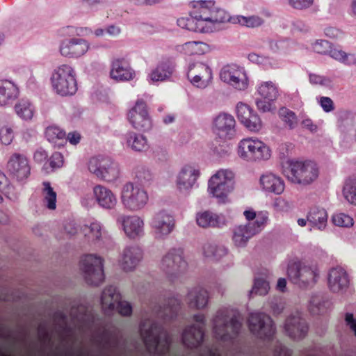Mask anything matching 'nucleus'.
<instances>
[{"label":"nucleus","instance_id":"nucleus-1","mask_svg":"<svg viewBox=\"0 0 356 356\" xmlns=\"http://www.w3.org/2000/svg\"><path fill=\"white\" fill-rule=\"evenodd\" d=\"M140 333L149 353L165 355L169 353L172 343L171 337L162 326L147 319L141 322Z\"/></svg>","mask_w":356,"mask_h":356},{"label":"nucleus","instance_id":"nucleus-2","mask_svg":"<svg viewBox=\"0 0 356 356\" xmlns=\"http://www.w3.org/2000/svg\"><path fill=\"white\" fill-rule=\"evenodd\" d=\"M241 323L238 316L231 314L227 309H219L213 320V329L216 337L222 341L236 338L241 330Z\"/></svg>","mask_w":356,"mask_h":356},{"label":"nucleus","instance_id":"nucleus-3","mask_svg":"<svg viewBox=\"0 0 356 356\" xmlns=\"http://www.w3.org/2000/svg\"><path fill=\"white\" fill-rule=\"evenodd\" d=\"M283 167V173L293 183L307 185L316 180L318 169L316 163L310 161H289Z\"/></svg>","mask_w":356,"mask_h":356},{"label":"nucleus","instance_id":"nucleus-4","mask_svg":"<svg viewBox=\"0 0 356 356\" xmlns=\"http://www.w3.org/2000/svg\"><path fill=\"white\" fill-rule=\"evenodd\" d=\"M287 274L291 282L302 288L314 286L319 278V270L316 264L301 261L289 264Z\"/></svg>","mask_w":356,"mask_h":356},{"label":"nucleus","instance_id":"nucleus-5","mask_svg":"<svg viewBox=\"0 0 356 356\" xmlns=\"http://www.w3.org/2000/svg\"><path fill=\"white\" fill-rule=\"evenodd\" d=\"M238 154L240 158L246 161L259 162L268 160L271 156V151L269 147L261 140L249 137L239 142Z\"/></svg>","mask_w":356,"mask_h":356},{"label":"nucleus","instance_id":"nucleus-6","mask_svg":"<svg viewBox=\"0 0 356 356\" xmlns=\"http://www.w3.org/2000/svg\"><path fill=\"white\" fill-rule=\"evenodd\" d=\"M51 83L56 93L61 96L72 95L77 91L75 71L67 64L61 65L54 70Z\"/></svg>","mask_w":356,"mask_h":356},{"label":"nucleus","instance_id":"nucleus-7","mask_svg":"<svg viewBox=\"0 0 356 356\" xmlns=\"http://www.w3.org/2000/svg\"><path fill=\"white\" fill-rule=\"evenodd\" d=\"M120 200L124 209L134 212L145 207L148 202L149 196L143 188L129 181L123 185Z\"/></svg>","mask_w":356,"mask_h":356},{"label":"nucleus","instance_id":"nucleus-8","mask_svg":"<svg viewBox=\"0 0 356 356\" xmlns=\"http://www.w3.org/2000/svg\"><path fill=\"white\" fill-rule=\"evenodd\" d=\"M192 16L197 22L222 23L229 20L226 12L215 6L213 1H199L193 6Z\"/></svg>","mask_w":356,"mask_h":356},{"label":"nucleus","instance_id":"nucleus-9","mask_svg":"<svg viewBox=\"0 0 356 356\" xmlns=\"http://www.w3.org/2000/svg\"><path fill=\"white\" fill-rule=\"evenodd\" d=\"M121 295L114 286H108L104 289L101 297L102 309L107 315L115 310L122 316H129L132 313V307L129 302L121 300Z\"/></svg>","mask_w":356,"mask_h":356},{"label":"nucleus","instance_id":"nucleus-10","mask_svg":"<svg viewBox=\"0 0 356 356\" xmlns=\"http://www.w3.org/2000/svg\"><path fill=\"white\" fill-rule=\"evenodd\" d=\"M80 268L83 273L87 284L98 286L104 280L103 259L94 254L84 256L80 261Z\"/></svg>","mask_w":356,"mask_h":356},{"label":"nucleus","instance_id":"nucleus-11","mask_svg":"<svg viewBox=\"0 0 356 356\" xmlns=\"http://www.w3.org/2000/svg\"><path fill=\"white\" fill-rule=\"evenodd\" d=\"M183 250L180 248H172L163 257L160 268L170 280L184 273L187 268V263L184 258Z\"/></svg>","mask_w":356,"mask_h":356},{"label":"nucleus","instance_id":"nucleus-12","mask_svg":"<svg viewBox=\"0 0 356 356\" xmlns=\"http://www.w3.org/2000/svg\"><path fill=\"white\" fill-rule=\"evenodd\" d=\"M248 323L250 331L261 339L269 341L275 333L273 321L264 313H251Z\"/></svg>","mask_w":356,"mask_h":356},{"label":"nucleus","instance_id":"nucleus-13","mask_svg":"<svg viewBox=\"0 0 356 356\" xmlns=\"http://www.w3.org/2000/svg\"><path fill=\"white\" fill-rule=\"evenodd\" d=\"M268 219L265 214L258 216L257 220L248 222L245 225H239L233 229L232 240L238 247H243L253 236L261 232Z\"/></svg>","mask_w":356,"mask_h":356},{"label":"nucleus","instance_id":"nucleus-14","mask_svg":"<svg viewBox=\"0 0 356 356\" xmlns=\"http://www.w3.org/2000/svg\"><path fill=\"white\" fill-rule=\"evenodd\" d=\"M220 79L236 90H245L249 85V80L244 67L236 64L224 66L220 72Z\"/></svg>","mask_w":356,"mask_h":356},{"label":"nucleus","instance_id":"nucleus-15","mask_svg":"<svg viewBox=\"0 0 356 356\" xmlns=\"http://www.w3.org/2000/svg\"><path fill=\"white\" fill-rule=\"evenodd\" d=\"M260 99H257L255 104L257 108L264 113L275 109L274 102L279 95L277 86L272 81L261 82L257 88Z\"/></svg>","mask_w":356,"mask_h":356},{"label":"nucleus","instance_id":"nucleus-16","mask_svg":"<svg viewBox=\"0 0 356 356\" xmlns=\"http://www.w3.org/2000/svg\"><path fill=\"white\" fill-rule=\"evenodd\" d=\"M193 320L198 325H193L186 327L181 336L183 344L191 349L197 348L202 343L206 325L205 316L203 314H195Z\"/></svg>","mask_w":356,"mask_h":356},{"label":"nucleus","instance_id":"nucleus-17","mask_svg":"<svg viewBox=\"0 0 356 356\" xmlns=\"http://www.w3.org/2000/svg\"><path fill=\"white\" fill-rule=\"evenodd\" d=\"M128 120L133 127L139 131H146L152 128V120L145 101H136L135 106L128 113Z\"/></svg>","mask_w":356,"mask_h":356},{"label":"nucleus","instance_id":"nucleus-18","mask_svg":"<svg viewBox=\"0 0 356 356\" xmlns=\"http://www.w3.org/2000/svg\"><path fill=\"white\" fill-rule=\"evenodd\" d=\"M149 225L156 239H165L174 229L175 221L172 216L162 211L156 213L151 219Z\"/></svg>","mask_w":356,"mask_h":356},{"label":"nucleus","instance_id":"nucleus-19","mask_svg":"<svg viewBox=\"0 0 356 356\" xmlns=\"http://www.w3.org/2000/svg\"><path fill=\"white\" fill-rule=\"evenodd\" d=\"M187 77L193 86L205 88L212 80V71L207 64L194 62L188 65Z\"/></svg>","mask_w":356,"mask_h":356},{"label":"nucleus","instance_id":"nucleus-20","mask_svg":"<svg viewBox=\"0 0 356 356\" xmlns=\"http://www.w3.org/2000/svg\"><path fill=\"white\" fill-rule=\"evenodd\" d=\"M90 48L89 42L81 38L65 39L59 47L60 54L69 58H78L86 54Z\"/></svg>","mask_w":356,"mask_h":356},{"label":"nucleus","instance_id":"nucleus-21","mask_svg":"<svg viewBox=\"0 0 356 356\" xmlns=\"http://www.w3.org/2000/svg\"><path fill=\"white\" fill-rule=\"evenodd\" d=\"M6 168L10 175L19 181L26 179L31 174V167L27 158L19 153L11 155Z\"/></svg>","mask_w":356,"mask_h":356},{"label":"nucleus","instance_id":"nucleus-22","mask_svg":"<svg viewBox=\"0 0 356 356\" xmlns=\"http://www.w3.org/2000/svg\"><path fill=\"white\" fill-rule=\"evenodd\" d=\"M236 115L239 122L250 131H259L262 122L257 113L248 104L239 102L236 106Z\"/></svg>","mask_w":356,"mask_h":356},{"label":"nucleus","instance_id":"nucleus-23","mask_svg":"<svg viewBox=\"0 0 356 356\" xmlns=\"http://www.w3.org/2000/svg\"><path fill=\"white\" fill-rule=\"evenodd\" d=\"M117 222L120 224L127 237L136 239L144 234V221L138 216L121 215Z\"/></svg>","mask_w":356,"mask_h":356},{"label":"nucleus","instance_id":"nucleus-24","mask_svg":"<svg viewBox=\"0 0 356 356\" xmlns=\"http://www.w3.org/2000/svg\"><path fill=\"white\" fill-rule=\"evenodd\" d=\"M143 252L138 245L125 247L119 259V264L126 272L134 270L143 259Z\"/></svg>","mask_w":356,"mask_h":356},{"label":"nucleus","instance_id":"nucleus-25","mask_svg":"<svg viewBox=\"0 0 356 356\" xmlns=\"http://www.w3.org/2000/svg\"><path fill=\"white\" fill-rule=\"evenodd\" d=\"M285 332L293 339H301L305 337L308 332V325L299 312L289 316L284 324Z\"/></svg>","mask_w":356,"mask_h":356},{"label":"nucleus","instance_id":"nucleus-26","mask_svg":"<svg viewBox=\"0 0 356 356\" xmlns=\"http://www.w3.org/2000/svg\"><path fill=\"white\" fill-rule=\"evenodd\" d=\"M350 285V277L346 270L342 267L332 268L327 275V286L334 293L346 290Z\"/></svg>","mask_w":356,"mask_h":356},{"label":"nucleus","instance_id":"nucleus-27","mask_svg":"<svg viewBox=\"0 0 356 356\" xmlns=\"http://www.w3.org/2000/svg\"><path fill=\"white\" fill-rule=\"evenodd\" d=\"M200 176V171L191 165H184L179 172L176 185L180 191H188L195 185Z\"/></svg>","mask_w":356,"mask_h":356},{"label":"nucleus","instance_id":"nucleus-28","mask_svg":"<svg viewBox=\"0 0 356 356\" xmlns=\"http://www.w3.org/2000/svg\"><path fill=\"white\" fill-rule=\"evenodd\" d=\"M235 124L234 117L227 113L218 115L214 120L216 131L220 138H232L235 134Z\"/></svg>","mask_w":356,"mask_h":356},{"label":"nucleus","instance_id":"nucleus-29","mask_svg":"<svg viewBox=\"0 0 356 356\" xmlns=\"http://www.w3.org/2000/svg\"><path fill=\"white\" fill-rule=\"evenodd\" d=\"M93 195L97 204L104 209H113L117 204L116 195L104 186H95L93 188Z\"/></svg>","mask_w":356,"mask_h":356},{"label":"nucleus","instance_id":"nucleus-30","mask_svg":"<svg viewBox=\"0 0 356 356\" xmlns=\"http://www.w3.org/2000/svg\"><path fill=\"white\" fill-rule=\"evenodd\" d=\"M110 75L116 81H127L134 79L135 72L125 59L118 58L112 62Z\"/></svg>","mask_w":356,"mask_h":356},{"label":"nucleus","instance_id":"nucleus-31","mask_svg":"<svg viewBox=\"0 0 356 356\" xmlns=\"http://www.w3.org/2000/svg\"><path fill=\"white\" fill-rule=\"evenodd\" d=\"M180 308V300L175 297L168 298L163 306L155 305L152 307V312L163 319L175 318Z\"/></svg>","mask_w":356,"mask_h":356},{"label":"nucleus","instance_id":"nucleus-32","mask_svg":"<svg viewBox=\"0 0 356 356\" xmlns=\"http://www.w3.org/2000/svg\"><path fill=\"white\" fill-rule=\"evenodd\" d=\"M259 181L263 190L266 192L280 195L284 191V181L273 173L263 175Z\"/></svg>","mask_w":356,"mask_h":356},{"label":"nucleus","instance_id":"nucleus-33","mask_svg":"<svg viewBox=\"0 0 356 356\" xmlns=\"http://www.w3.org/2000/svg\"><path fill=\"white\" fill-rule=\"evenodd\" d=\"M19 95L16 84L8 80L0 81V106H5L15 101Z\"/></svg>","mask_w":356,"mask_h":356},{"label":"nucleus","instance_id":"nucleus-34","mask_svg":"<svg viewBox=\"0 0 356 356\" xmlns=\"http://www.w3.org/2000/svg\"><path fill=\"white\" fill-rule=\"evenodd\" d=\"M307 220L313 227L322 230L327 225V211L323 208L318 207H312L307 213Z\"/></svg>","mask_w":356,"mask_h":356},{"label":"nucleus","instance_id":"nucleus-35","mask_svg":"<svg viewBox=\"0 0 356 356\" xmlns=\"http://www.w3.org/2000/svg\"><path fill=\"white\" fill-rule=\"evenodd\" d=\"M172 63L167 59L162 60L156 67L149 74V77L153 81H164L169 79L173 72Z\"/></svg>","mask_w":356,"mask_h":356},{"label":"nucleus","instance_id":"nucleus-36","mask_svg":"<svg viewBox=\"0 0 356 356\" xmlns=\"http://www.w3.org/2000/svg\"><path fill=\"white\" fill-rule=\"evenodd\" d=\"M189 306L197 309L204 308L208 302V292L202 288L197 287L188 294Z\"/></svg>","mask_w":356,"mask_h":356},{"label":"nucleus","instance_id":"nucleus-37","mask_svg":"<svg viewBox=\"0 0 356 356\" xmlns=\"http://www.w3.org/2000/svg\"><path fill=\"white\" fill-rule=\"evenodd\" d=\"M196 221L197 225L203 228L220 227L224 224L218 215L208 211L198 213L196 216Z\"/></svg>","mask_w":356,"mask_h":356},{"label":"nucleus","instance_id":"nucleus-38","mask_svg":"<svg viewBox=\"0 0 356 356\" xmlns=\"http://www.w3.org/2000/svg\"><path fill=\"white\" fill-rule=\"evenodd\" d=\"M217 179L216 176L211 177L208 183V191L213 197L223 200L234 190L227 188L225 183L222 184L221 182L216 181Z\"/></svg>","mask_w":356,"mask_h":356},{"label":"nucleus","instance_id":"nucleus-39","mask_svg":"<svg viewBox=\"0 0 356 356\" xmlns=\"http://www.w3.org/2000/svg\"><path fill=\"white\" fill-rule=\"evenodd\" d=\"M127 146L136 152L145 151L148 148L147 138L139 134L131 131L127 134Z\"/></svg>","mask_w":356,"mask_h":356},{"label":"nucleus","instance_id":"nucleus-40","mask_svg":"<svg viewBox=\"0 0 356 356\" xmlns=\"http://www.w3.org/2000/svg\"><path fill=\"white\" fill-rule=\"evenodd\" d=\"M2 195L11 200H15L18 197V193L15 187L10 184L6 175L0 170V203L3 202Z\"/></svg>","mask_w":356,"mask_h":356},{"label":"nucleus","instance_id":"nucleus-41","mask_svg":"<svg viewBox=\"0 0 356 356\" xmlns=\"http://www.w3.org/2000/svg\"><path fill=\"white\" fill-rule=\"evenodd\" d=\"M202 254L205 257L218 259L227 254V250L223 246H218L213 242H207L202 248Z\"/></svg>","mask_w":356,"mask_h":356},{"label":"nucleus","instance_id":"nucleus-42","mask_svg":"<svg viewBox=\"0 0 356 356\" xmlns=\"http://www.w3.org/2000/svg\"><path fill=\"white\" fill-rule=\"evenodd\" d=\"M105 168L102 172V175L99 179L108 182L116 180L120 175V168L118 163L113 161L110 158L106 161Z\"/></svg>","mask_w":356,"mask_h":356},{"label":"nucleus","instance_id":"nucleus-43","mask_svg":"<svg viewBox=\"0 0 356 356\" xmlns=\"http://www.w3.org/2000/svg\"><path fill=\"white\" fill-rule=\"evenodd\" d=\"M209 50L207 44L202 42L191 41L182 45V51L186 55H202Z\"/></svg>","mask_w":356,"mask_h":356},{"label":"nucleus","instance_id":"nucleus-44","mask_svg":"<svg viewBox=\"0 0 356 356\" xmlns=\"http://www.w3.org/2000/svg\"><path fill=\"white\" fill-rule=\"evenodd\" d=\"M16 114L22 119L28 120L33 116V108L29 100L21 99L15 106Z\"/></svg>","mask_w":356,"mask_h":356},{"label":"nucleus","instance_id":"nucleus-45","mask_svg":"<svg viewBox=\"0 0 356 356\" xmlns=\"http://www.w3.org/2000/svg\"><path fill=\"white\" fill-rule=\"evenodd\" d=\"M213 176H216L217 181L221 182L222 184L225 183L227 188L234 189L235 186V174L229 169H220Z\"/></svg>","mask_w":356,"mask_h":356},{"label":"nucleus","instance_id":"nucleus-46","mask_svg":"<svg viewBox=\"0 0 356 356\" xmlns=\"http://www.w3.org/2000/svg\"><path fill=\"white\" fill-rule=\"evenodd\" d=\"M108 159V157L102 156L92 157L88 164L89 171L99 179L102 175V171L104 170V168H105V163Z\"/></svg>","mask_w":356,"mask_h":356},{"label":"nucleus","instance_id":"nucleus-47","mask_svg":"<svg viewBox=\"0 0 356 356\" xmlns=\"http://www.w3.org/2000/svg\"><path fill=\"white\" fill-rule=\"evenodd\" d=\"M43 186L44 202L49 209L54 210L56 207V193L54 191L49 182H44Z\"/></svg>","mask_w":356,"mask_h":356},{"label":"nucleus","instance_id":"nucleus-48","mask_svg":"<svg viewBox=\"0 0 356 356\" xmlns=\"http://www.w3.org/2000/svg\"><path fill=\"white\" fill-rule=\"evenodd\" d=\"M343 193L349 203L356 205V179L346 181Z\"/></svg>","mask_w":356,"mask_h":356},{"label":"nucleus","instance_id":"nucleus-49","mask_svg":"<svg viewBox=\"0 0 356 356\" xmlns=\"http://www.w3.org/2000/svg\"><path fill=\"white\" fill-rule=\"evenodd\" d=\"M45 136L51 143H56L58 140L65 139V132L56 126H50L46 129Z\"/></svg>","mask_w":356,"mask_h":356},{"label":"nucleus","instance_id":"nucleus-50","mask_svg":"<svg viewBox=\"0 0 356 356\" xmlns=\"http://www.w3.org/2000/svg\"><path fill=\"white\" fill-rule=\"evenodd\" d=\"M101 225L97 222L90 223V225H85L83 227V232L85 236H88L91 240H97L101 238Z\"/></svg>","mask_w":356,"mask_h":356},{"label":"nucleus","instance_id":"nucleus-51","mask_svg":"<svg viewBox=\"0 0 356 356\" xmlns=\"http://www.w3.org/2000/svg\"><path fill=\"white\" fill-rule=\"evenodd\" d=\"M177 25L182 28L192 31H197L201 30L197 25V22L195 17L192 16V12L189 17H181L177 19Z\"/></svg>","mask_w":356,"mask_h":356},{"label":"nucleus","instance_id":"nucleus-52","mask_svg":"<svg viewBox=\"0 0 356 356\" xmlns=\"http://www.w3.org/2000/svg\"><path fill=\"white\" fill-rule=\"evenodd\" d=\"M280 115L290 129H293L297 125V116L293 111L286 108H282L280 111Z\"/></svg>","mask_w":356,"mask_h":356},{"label":"nucleus","instance_id":"nucleus-53","mask_svg":"<svg viewBox=\"0 0 356 356\" xmlns=\"http://www.w3.org/2000/svg\"><path fill=\"white\" fill-rule=\"evenodd\" d=\"M332 220L333 223L339 227H350L354 224L353 218L343 213L333 215Z\"/></svg>","mask_w":356,"mask_h":356},{"label":"nucleus","instance_id":"nucleus-54","mask_svg":"<svg viewBox=\"0 0 356 356\" xmlns=\"http://www.w3.org/2000/svg\"><path fill=\"white\" fill-rule=\"evenodd\" d=\"M238 23L242 26L254 28L262 24L263 20L257 16L243 17L238 16L237 17Z\"/></svg>","mask_w":356,"mask_h":356},{"label":"nucleus","instance_id":"nucleus-55","mask_svg":"<svg viewBox=\"0 0 356 356\" xmlns=\"http://www.w3.org/2000/svg\"><path fill=\"white\" fill-rule=\"evenodd\" d=\"M269 284L265 280L262 278H256L254 280V284L251 293L259 296H265L268 293L269 290Z\"/></svg>","mask_w":356,"mask_h":356},{"label":"nucleus","instance_id":"nucleus-56","mask_svg":"<svg viewBox=\"0 0 356 356\" xmlns=\"http://www.w3.org/2000/svg\"><path fill=\"white\" fill-rule=\"evenodd\" d=\"M14 138V133L12 128L7 126L0 129V140L6 145H10Z\"/></svg>","mask_w":356,"mask_h":356},{"label":"nucleus","instance_id":"nucleus-57","mask_svg":"<svg viewBox=\"0 0 356 356\" xmlns=\"http://www.w3.org/2000/svg\"><path fill=\"white\" fill-rule=\"evenodd\" d=\"M136 176L142 183H146L150 181L152 178V174L150 170L145 167L138 168L136 172Z\"/></svg>","mask_w":356,"mask_h":356},{"label":"nucleus","instance_id":"nucleus-58","mask_svg":"<svg viewBox=\"0 0 356 356\" xmlns=\"http://www.w3.org/2000/svg\"><path fill=\"white\" fill-rule=\"evenodd\" d=\"M49 163L52 170L60 168L63 163V155L59 152H54L51 156Z\"/></svg>","mask_w":356,"mask_h":356},{"label":"nucleus","instance_id":"nucleus-59","mask_svg":"<svg viewBox=\"0 0 356 356\" xmlns=\"http://www.w3.org/2000/svg\"><path fill=\"white\" fill-rule=\"evenodd\" d=\"M330 47V43L327 40L316 41L314 44V50L321 54H326Z\"/></svg>","mask_w":356,"mask_h":356},{"label":"nucleus","instance_id":"nucleus-60","mask_svg":"<svg viewBox=\"0 0 356 356\" xmlns=\"http://www.w3.org/2000/svg\"><path fill=\"white\" fill-rule=\"evenodd\" d=\"M289 2L296 9H304L312 6L314 0H289Z\"/></svg>","mask_w":356,"mask_h":356},{"label":"nucleus","instance_id":"nucleus-61","mask_svg":"<svg viewBox=\"0 0 356 356\" xmlns=\"http://www.w3.org/2000/svg\"><path fill=\"white\" fill-rule=\"evenodd\" d=\"M320 103L324 111L330 112L334 110V103L330 97H322Z\"/></svg>","mask_w":356,"mask_h":356},{"label":"nucleus","instance_id":"nucleus-62","mask_svg":"<svg viewBox=\"0 0 356 356\" xmlns=\"http://www.w3.org/2000/svg\"><path fill=\"white\" fill-rule=\"evenodd\" d=\"M329 54L332 58L342 63H343L344 59L346 57V53L345 51L336 49H330Z\"/></svg>","mask_w":356,"mask_h":356},{"label":"nucleus","instance_id":"nucleus-63","mask_svg":"<svg viewBox=\"0 0 356 356\" xmlns=\"http://www.w3.org/2000/svg\"><path fill=\"white\" fill-rule=\"evenodd\" d=\"M345 321L346 325L354 332L356 337V319L354 318L353 314L351 313H346L345 316Z\"/></svg>","mask_w":356,"mask_h":356},{"label":"nucleus","instance_id":"nucleus-64","mask_svg":"<svg viewBox=\"0 0 356 356\" xmlns=\"http://www.w3.org/2000/svg\"><path fill=\"white\" fill-rule=\"evenodd\" d=\"M274 356H291V353L284 346L280 344L275 349Z\"/></svg>","mask_w":356,"mask_h":356}]
</instances>
